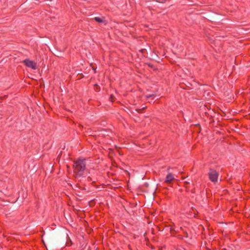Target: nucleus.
I'll return each instance as SVG.
<instances>
[{
	"mask_svg": "<svg viewBox=\"0 0 250 250\" xmlns=\"http://www.w3.org/2000/svg\"><path fill=\"white\" fill-rule=\"evenodd\" d=\"M183 232L184 233V237H188V233L187 232V231L186 230H183Z\"/></svg>",
	"mask_w": 250,
	"mask_h": 250,
	"instance_id": "nucleus-7",
	"label": "nucleus"
},
{
	"mask_svg": "<svg viewBox=\"0 0 250 250\" xmlns=\"http://www.w3.org/2000/svg\"><path fill=\"white\" fill-rule=\"evenodd\" d=\"M85 169V159H78L74 161L73 171L77 176L81 177L83 175Z\"/></svg>",
	"mask_w": 250,
	"mask_h": 250,
	"instance_id": "nucleus-1",
	"label": "nucleus"
},
{
	"mask_svg": "<svg viewBox=\"0 0 250 250\" xmlns=\"http://www.w3.org/2000/svg\"><path fill=\"white\" fill-rule=\"evenodd\" d=\"M179 229H180V230H182L183 231V230H184V229H183V228H182V227H181L179 228Z\"/></svg>",
	"mask_w": 250,
	"mask_h": 250,
	"instance_id": "nucleus-11",
	"label": "nucleus"
},
{
	"mask_svg": "<svg viewBox=\"0 0 250 250\" xmlns=\"http://www.w3.org/2000/svg\"><path fill=\"white\" fill-rule=\"evenodd\" d=\"M208 175L209 179L212 182L214 183L217 182L219 173L216 170L214 169L210 168L209 170Z\"/></svg>",
	"mask_w": 250,
	"mask_h": 250,
	"instance_id": "nucleus-2",
	"label": "nucleus"
},
{
	"mask_svg": "<svg viewBox=\"0 0 250 250\" xmlns=\"http://www.w3.org/2000/svg\"><path fill=\"white\" fill-rule=\"evenodd\" d=\"M177 237L180 239H183V236L181 235H178Z\"/></svg>",
	"mask_w": 250,
	"mask_h": 250,
	"instance_id": "nucleus-8",
	"label": "nucleus"
},
{
	"mask_svg": "<svg viewBox=\"0 0 250 250\" xmlns=\"http://www.w3.org/2000/svg\"><path fill=\"white\" fill-rule=\"evenodd\" d=\"M151 97V95H150L146 96L147 98H149V97Z\"/></svg>",
	"mask_w": 250,
	"mask_h": 250,
	"instance_id": "nucleus-9",
	"label": "nucleus"
},
{
	"mask_svg": "<svg viewBox=\"0 0 250 250\" xmlns=\"http://www.w3.org/2000/svg\"><path fill=\"white\" fill-rule=\"evenodd\" d=\"M170 231L172 235L174 236L179 231V230H175V226H173L170 227Z\"/></svg>",
	"mask_w": 250,
	"mask_h": 250,
	"instance_id": "nucleus-5",
	"label": "nucleus"
},
{
	"mask_svg": "<svg viewBox=\"0 0 250 250\" xmlns=\"http://www.w3.org/2000/svg\"><path fill=\"white\" fill-rule=\"evenodd\" d=\"M169 169H170V167H168V168H167V171H168L169 170Z\"/></svg>",
	"mask_w": 250,
	"mask_h": 250,
	"instance_id": "nucleus-12",
	"label": "nucleus"
},
{
	"mask_svg": "<svg viewBox=\"0 0 250 250\" xmlns=\"http://www.w3.org/2000/svg\"><path fill=\"white\" fill-rule=\"evenodd\" d=\"M174 179V175L171 173H168L166 177L165 182L167 184H171Z\"/></svg>",
	"mask_w": 250,
	"mask_h": 250,
	"instance_id": "nucleus-4",
	"label": "nucleus"
},
{
	"mask_svg": "<svg viewBox=\"0 0 250 250\" xmlns=\"http://www.w3.org/2000/svg\"><path fill=\"white\" fill-rule=\"evenodd\" d=\"M23 63L28 67L31 68L33 69H36L37 64L34 61L29 59H25L23 61Z\"/></svg>",
	"mask_w": 250,
	"mask_h": 250,
	"instance_id": "nucleus-3",
	"label": "nucleus"
},
{
	"mask_svg": "<svg viewBox=\"0 0 250 250\" xmlns=\"http://www.w3.org/2000/svg\"><path fill=\"white\" fill-rule=\"evenodd\" d=\"M185 183L186 184H189V182L186 181V182H185Z\"/></svg>",
	"mask_w": 250,
	"mask_h": 250,
	"instance_id": "nucleus-10",
	"label": "nucleus"
},
{
	"mask_svg": "<svg viewBox=\"0 0 250 250\" xmlns=\"http://www.w3.org/2000/svg\"><path fill=\"white\" fill-rule=\"evenodd\" d=\"M94 20L95 21H96L97 22H99V23H102L104 21V20L99 18V17H96L94 18Z\"/></svg>",
	"mask_w": 250,
	"mask_h": 250,
	"instance_id": "nucleus-6",
	"label": "nucleus"
}]
</instances>
